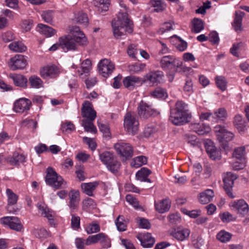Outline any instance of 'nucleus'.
<instances>
[{"label":"nucleus","mask_w":249,"mask_h":249,"mask_svg":"<svg viewBox=\"0 0 249 249\" xmlns=\"http://www.w3.org/2000/svg\"><path fill=\"white\" fill-rule=\"evenodd\" d=\"M83 140L92 150H94L96 149L97 145L93 139L85 137L83 138Z\"/></svg>","instance_id":"obj_63"},{"label":"nucleus","mask_w":249,"mask_h":249,"mask_svg":"<svg viewBox=\"0 0 249 249\" xmlns=\"http://www.w3.org/2000/svg\"><path fill=\"white\" fill-rule=\"evenodd\" d=\"M36 30L39 33L47 37H50L54 36L56 33V30L54 29L43 24H38L36 27Z\"/></svg>","instance_id":"obj_30"},{"label":"nucleus","mask_w":249,"mask_h":249,"mask_svg":"<svg viewBox=\"0 0 249 249\" xmlns=\"http://www.w3.org/2000/svg\"><path fill=\"white\" fill-rule=\"evenodd\" d=\"M37 207L41 215L46 217L50 224H54L53 218L55 216L54 212L45 204H37Z\"/></svg>","instance_id":"obj_23"},{"label":"nucleus","mask_w":249,"mask_h":249,"mask_svg":"<svg viewBox=\"0 0 249 249\" xmlns=\"http://www.w3.org/2000/svg\"><path fill=\"white\" fill-rule=\"evenodd\" d=\"M83 209L89 211L94 209L96 206V203L93 199L90 198H86L82 201Z\"/></svg>","instance_id":"obj_47"},{"label":"nucleus","mask_w":249,"mask_h":249,"mask_svg":"<svg viewBox=\"0 0 249 249\" xmlns=\"http://www.w3.org/2000/svg\"><path fill=\"white\" fill-rule=\"evenodd\" d=\"M150 94L152 96L159 99H165L168 96L166 91L160 87L157 88L154 90L151 91Z\"/></svg>","instance_id":"obj_45"},{"label":"nucleus","mask_w":249,"mask_h":249,"mask_svg":"<svg viewBox=\"0 0 249 249\" xmlns=\"http://www.w3.org/2000/svg\"><path fill=\"white\" fill-rule=\"evenodd\" d=\"M246 121L242 119L241 116L237 115L234 117V126L236 127L240 134H244L246 131Z\"/></svg>","instance_id":"obj_33"},{"label":"nucleus","mask_w":249,"mask_h":249,"mask_svg":"<svg viewBox=\"0 0 249 249\" xmlns=\"http://www.w3.org/2000/svg\"><path fill=\"white\" fill-rule=\"evenodd\" d=\"M171 207V201L168 198L163 199L159 202H155L156 210L159 213H164L168 211Z\"/></svg>","instance_id":"obj_29"},{"label":"nucleus","mask_w":249,"mask_h":249,"mask_svg":"<svg viewBox=\"0 0 249 249\" xmlns=\"http://www.w3.org/2000/svg\"><path fill=\"white\" fill-rule=\"evenodd\" d=\"M74 20L78 23L86 27L89 22L87 15L83 12H78L75 14Z\"/></svg>","instance_id":"obj_39"},{"label":"nucleus","mask_w":249,"mask_h":249,"mask_svg":"<svg viewBox=\"0 0 249 249\" xmlns=\"http://www.w3.org/2000/svg\"><path fill=\"white\" fill-rule=\"evenodd\" d=\"M191 117L188 105L182 101H178L175 108L171 109L169 120L175 125H181L189 122Z\"/></svg>","instance_id":"obj_2"},{"label":"nucleus","mask_w":249,"mask_h":249,"mask_svg":"<svg viewBox=\"0 0 249 249\" xmlns=\"http://www.w3.org/2000/svg\"><path fill=\"white\" fill-rule=\"evenodd\" d=\"M107 236L105 234H95L92 236H89L86 240V244L90 245L92 244L97 243L100 241L103 242L107 238Z\"/></svg>","instance_id":"obj_40"},{"label":"nucleus","mask_w":249,"mask_h":249,"mask_svg":"<svg viewBox=\"0 0 249 249\" xmlns=\"http://www.w3.org/2000/svg\"><path fill=\"white\" fill-rule=\"evenodd\" d=\"M246 163L245 147L234 149V170L243 169L246 166Z\"/></svg>","instance_id":"obj_12"},{"label":"nucleus","mask_w":249,"mask_h":249,"mask_svg":"<svg viewBox=\"0 0 249 249\" xmlns=\"http://www.w3.org/2000/svg\"><path fill=\"white\" fill-rule=\"evenodd\" d=\"M93 2L95 6L99 12H106L108 10L110 5L109 0H93Z\"/></svg>","instance_id":"obj_36"},{"label":"nucleus","mask_w":249,"mask_h":249,"mask_svg":"<svg viewBox=\"0 0 249 249\" xmlns=\"http://www.w3.org/2000/svg\"><path fill=\"white\" fill-rule=\"evenodd\" d=\"M98 125L100 130L105 137H110V129L108 125L100 123L98 122Z\"/></svg>","instance_id":"obj_60"},{"label":"nucleus","mask_w":249,"mask_h":249,"mask_svg":"<svg viewBox=\"0 0 249 249\" xmlns=\"http://www.w3.org/2000/svg\"><path fill=\"white\" fill-rule=\"evenodd\" d=\"M219 217L223 223H229L232 220L233 216L228 212H225L219 214Z\"/></svg>","instance_id":"obj_58"},{"label":"nucleus","mask_w":249,"mask_h":249,"mask_svg":"<svg viewBox=\"0 0 249 249\" xmlns=\"http://www.w3.org/2000/svg\"><path fill=\"white\" fill-rule=\"evenodd\" d=\"M6 194L7 196L8 204H16L18 200V196L11 189H7Z\"/></svg>","instance_id":"obj_50"},{"label":"nucleus","mask_w":249,"mask_h":249,"mask_svg":"<svg viewBox=\"0 0 249 249\" xmlns=\"http://www.w3.org/2000/svg\"><path fill=\"white\" fill-rule=\"evenodd\" d=\"M234 16V32L240 34L244 30L242 19L245 16V13L240 10L236 11Z\"/></svg>","instance_id":"obj_28"},{"label":"nucleus","mask_w":249,"mask_h":249,"mask_svg":"<svg viewBox=\"0 0 249 249\" xmlns=\"http://www.w3.org/2000/svg\"><path fill=\"white\" fill-rule=\"evenodd\" d=\"M217 139L220 143V146L225 151L230 150L228 142L232 139V133L228 130L225 126L217 125L214 127Z\"/></svg>","instance_id":"obj_5"},{"label":"nucleus","mask_w":249,"mask_h":249,"mask_svg":"<svg viewBox=\"0 0 249 249\" xmlns=\"http://www.w3.org/2000/svg\"><path fill=\"white\" fill-rule=\"evenodd\" d=\"M71 35L60 37L62 50L65 52L74 51L77 50L78 46H85L88 44V39L79 27L73 26L70 30Z\"/></svg>","instance_id":"obj_1"},{"label":"nucleus","mask_w":249,"mask_h":249,"mask_svg":"<svg viewBox=\"0 0 249 249\" xmlns=\"http://www.w3.org/2000/svg\"><path fill=\"white\" fill-rule=\"evenodd\" d=\"M27 64V60L24 56L21 54H17L11 58L8 62L10 68L15 71L24 69Z\"/></svg>","instance_id":"obj_14"},{"label":"nucleus","mask_w":249,"mask_h":249,"mask_svg":"<svg viewBox=\"0 0 249 249\" xmlns=\"http://www.w3.org/2000/svg\"><path fill=\"white\" fill-rule=\"evenodd\" d=\"M114 148L117 154L122 158L123 161L126 160L133 156V148L129 143L118 142L115 144Z\"/></svg>","instance_id":"obj_9"},{"label":"nucleus","mask_w":249,"mask_h":249,"mask_svg":"<svg viewBox=\"0 0 249 249\" xmlns=\"http://www.w3.org/2000/svg\"><path fill=\"white\" fill-rule=\"evenodd\" d=\"M91 69V62L89 59H87L81 63L80 68L78 70L77 73L80 76L84 78L89 75Z\"/></svg>","instance_id":"obj_31"},{"label":"nucleus","mask_w":249,"mask_h":249,"mask_svg":"<svg viewBox=\"0 0 249 249\" xmlns=\"http://www.w3.org/2000/svg\"><path fill=\"white\" fill-rule=\"evenodd\" d=\"M215 80L216 84L219 89L223 91L226 89L227 82L225 77L218 76L215 77Z\"/></svg>","instance_id":"obj_53"},{"label":"nucleus","mask_w":249,"mask_h":249,"mask_svg":"<svg viewBox=\"0 0 249 249\" xmlns=\"http://www.w3.org/2000/svg\"><path fill=\"white\" fill-rule=\"evenodd\" d=\"M214 193L212 189H206L200 193L198 196L199 202L202 204H207L212 201Z\"/></svg>","instance_id":"obj_27"},{"label":"nucleus","mask_w":249,"mask_h":249,"mask_svg":"<svg viewBox=\"0 0 249 249\" xmlns=\"http://www.w3.org/2000/svg\"><path fill=\"white\" fill-rule=\"evenodd\" d=\"M126 12H119L116 19L112 21V27L114 37L119 38L124 36L126 33L133 32V23L127 17Z\"/></svg>","instance_id":"obj_3"},{"label":"nucleus","mask_w":249,"mask_h":249,"mask_svg":"<svg viewBox=\"0 0 249 249\" xmlns=\"http://www.w3.org/2000/svg\"><path fill=\"white\" fill-rule=\"evenodd\" d=\"M137 110L138 115L142 119H147L158 114V111L152 107L151 105L143 101L140 102Z\"/></svg>","instance_id":"obj_11"},{"label":"nucleus","mask_w":249,"mask_h":249,"mask_svg":"<svg viewBox=\"0 0 249 249\" xmlns=\"http://www.w3.org/2000/svg\"><path fill=\"white\" fill-rule=\"evenodd\" d=\"M93 121L91 120V119L83 120L82 125L84 127L86 131L91 133H96L97 132V129L93 123Z\"/></svg>","instance_id":"obj_37"},{"label":"nucleus","mask_w":249,"mask_h":249,"mask_svg":"<svg viewBox=\"0 0 249 249\" xmlns=\"http://www.w3.org/2000/svg\"><path fill=\"white\" fill-rule=\"evenodd\" d=\"M6 160L10 164L16 165L19 163L24 162L25 157L22 155L15 153L12 157H8Z\"/></svg>","instance_id":"obj_38"},{"label":"nucleus","mask_w":249,"mask_h":249,"mask_svg":"<svg viewBox=\"0 0 249 249\" xmlns=\"http://www.w3.org/2000/svg\"><path fill=\"white\" fill-rule=\"evenodd\" d=\"M80 218L78 216L71 215V226L73 229L77 230L80 228Z\"/></svg>","instance_id":"obj_61"},{"label":"nucleus","mask_w":249,"mask_h":249,"mask_svg":"<svg viewBox=\"0 0 249 249\" xmlns=\"http://www.w3.org/2000/svg\"><path fill=\"white\" fill-rule=\"evenodd\" d=\"M41 17L45 22L48 23H52L54 17V12L53 10L43 11L41 13Z\"/></svg>","instance_id":"obj_51"},{"label":"nucleus","mask_w":249,"mask_h":249,"mask_svg":"<svg viewBox=\"0 0 249 249\" xmlns=\"http://www.w3.org/2000/svg\"><path fill=\"white\" fill-rule=\"evenodd\" d=\"M99 159L102 163L112 173L117 172L120 168L121 163L116 159L113 153L105 151L99 154Z\"/></svg>","instance_id":"obj_8"},{"label":"nucleus","mask_w":249,"mask_h":249,"mask_svg":"<svg viewBox=\"0 0 249 249\" xmlns=\"http://www.w3.org/2000/svg\"><path fill=\"white\" fill-rule=\"evenodd\" d=\"M81 113L82 117L86 118V119L94 120L96 117V111L93 109L91 103L88 101H85L83 103Z\"/></svg>","instance_id":"obj_18"},{"label":"nucleus","mask_w":249,"mask_h":249,"mask_svg":"<svg viewBox=\"0 0 249 249\" xmlns=\"http://www.w3.org/2000/svg\"><path fill=\"white\" fill-rule=\"evenodd\" d=\"M143 82L141 78L134 75L126 76L123 80L124 86L129 90L134 89L136 87L142 85Z\"/></svg>","instance_id":"obj_19"},{"label":"nucleus","mask_w":249,"mask_h":249,"mask_svg":"<svg viewBox=\"0 0 249 249\" xmlns=\"http://www.w3.org/2000/svg\"><path fill=\"white\" fill-rule=\"evenodd\" d=\"M9 49L15 52L21 53L26 50V47L19 41H15L10 43L9 45Z\"/></svg>","instance_id":"obj_41"},{"label":"nucleus","mask_w":249,"mask_h":249,"mask_svg":"<svg viewBox=\"0 0 249 249\" xmlns=\"http://www.w3.org/2000/svg\"><path fill=\"white\" fill-rule=\"evenodd\" d=\"M227 117V112L224 108H221L215 111L213 118L214 119V122H218L219 121L224 120Z\"/></svg>","instance_id":"obj_46"},{"label":"nucleus","mask_w":249,"mask_h":249,"mask_svg":"<svg viewBox=\"0 0 249 249\" xmlns=\"http://www.w3.org/2000/svg\"><path fill=\"white\" fill-rule=\"evenodd\" d=\"M164 77L163 72L159 70L150 71L144 76V81H149L153 84L161 83Z\"/></svg>","instance_id":"obj_20"},{"label":"nucleus","mask_w":249,"mask_h":249,"mask_svg":"<svg viewBox=\"0 0 249 249\" xmlns=\"http://www.w3.org/2000/svg\"><path fill=\"white\" fill-rule=\"evenodd\" d=\"M192 32L195 33H200L204 29L203 21L198 18H194L193 21Z\"/></svg>","instance_id":"obj_49"},{"label":"nucleus","mask_w":249,"mask_h":249,"mask_svg":"<svg viewBox=\"0 0 249 249\" xmlns=\"http://www.w3.org/2000/svg\"><path fill=\"white\" fill-rule=\"evenodd\" d=\"M99 185L97 181L89 183H83L81 184V189L83 193L87 195L92 196H93V192L96 189Z\"/></svg>","instance_id":"obj_32"},{"label":"nucleus","mask_w":249,"mask_h":249,"mask_svg":"<svg viewBox=\"0 0 249 249\" xmlns=\"http://www.w3.org/2000/svg\"><path fill=\"white\" fill-rule=\"evenodd\" d=\"M206 151L210 158L213 160H219L221 157V152L216 149L213 142L208 140L205 143Z\"/></svg>","instance_id":"obj_21"},{"label":"nucleus","mask_w":249,"mask_h":249,"mask_svg":"<svg viewBox=\"0 0 249 249\" xmlns=\"http://www.w3.org/2000/svg\"><path fill=\"white\" fill-rule=\"evenodd\" d=\"M59 71L58 68L54 66H47L43 67L40 70V75L44 78H46L48 77L54 78L58 75Z\"/></svg>","instance_id":"obj_24"},{"label":"nucleus","mask_w":249,"mask_h":249,"mask_svg":"<svg viewBox=\"0 0 249 249\" xmlns=\"http://www.w3.org/2000/svg\"><path fill=\"white\" fill-rule=\"evenodd\" d=\"M234 211L241 217L246 216L243 221L245 223L249 222V206L244 199L234 201Z\"/></svg>","instance_id":"obj_10"},{"label":"nucleus","mask_w":249,"mask_h":249,"mask_svg":"<svg viewBox=\"0 0 249 249\" xmlns=\"http://www.w3.org/2000/svg\"><path fill=\"white\" fill-rule=\"evenodd\" d=\"M31 104V101L28 99L20 98L15 101L13 110L16 112L23 113L30 109Z\"/></svg>","instance_id":"obj_17"},{"label":"nucleus","mask_w":249,"mask_h":249,"mask_svg":"<svg viewBox=\"0 0 249 249\" xmlns=\"http://www.w3.org/2000/svg\"><path fill=\"white\" fill-rule=\"evenodd\" d=\"M115 224L119 231L122 232L126 230L127 221L125 220L124 216L119 215L115 221Z\"/></svg>","instance_id":"obj_44"},{"label":"nucleus","mask_w":249,"mask_h":249,"mask_svg":"<svg viewBox=\"0 0 249 249\" xmlns=\"http://www.w3.org/2000/svg\"><path fill=\"white\" fill-rule=\"evenodd\" d=\"M224 183L223 188L226 194L231 198L233 197L232 193L233 185V174L231 172H227L223 175Z\"/></svg>","instance_id":"obj_16"},{"label":"nucleus","mask_w":249,"mask_h":249,"mask_svg":"<svg viewBox=\"0 0 249 249\" xmlns=\"http://www.w3.org/2000/svg\"><path fill=\"white\" fill-rule=\"evenodd\" d=\"M0 223L18 232H22L23 226L19 219L15 216H4L0 219Z\"/></svg>","instance_id":"obj_13"},{"label":"nucleus","mask_w":249,"mask_h":249,"mask_svg":"<svg viewBox=\"0 0 249 249\" xmlns=\"http://www.w3.org/2000/svg\"><path fill=\"white\" fill-rule=\"evenodd\" d=\"M190 127L192 130L200 135L207 134L211 130L209 125H206L203 123L192 124H190Z\"/></svg>","instance_id":"obj_26"},{"label":"nucleus","mask_w":249,"mask_h":249,"mask_svg":"<svg viewBox=\"0 0 249 249\" xmlns=\"http://www.w3.org/2000/svg\"><path fill=\"white\" fill-rule=\"evenodd\" d=\"M174 26V22L172 20H170L168 22H165L161 25L159 32L160 34H162L166 32L173 30Z\"/></svg>","instance_id":"obj_52"},{"label":"nucleus","mask_w":249,"mask_h":249,"mask_svg":"<svg viewBox=\"0 0 249 249\" xmlns=\"http://www.w3.org/2000/svg\"><path fill=\"white\" fill-rule=\"evenodd\" d=\"M234 43V56L239 57L244 52L245 48V42L243 40H237Z\"/></svg>","instance_id":"obj_42"},{"label":"nucleus","mask_w":249,"mask_h":249,"mask_svg":"<svg viewBox=\"0 0 249 249\" xmlns=\"http://www.w3.org/2000/svg\"><path fill=\"white\" fill-rule=\"evenodd\" d=\"M151 172L150 170L146 168H142L140 170L138 171L136 174V178L141 181H145L151 182L150 179L148 177L150 175Z\"/></svg>","instance_id":"obj_34"},{"label":"nucleus","mask_w":249,"mask_h":249,"mask_svg":"<svg viewBox=\"0 0 249 249\" xmlns=\"http://www.w3.org/2000/svg\"><path fill=\"white\" fill-rule=\"evenodd\" d=\"M33 21L31 19L23 20L21 23V27L25 32L30 31L33 27Z\"/></svg>","instance_id":"obj_59"},{"label":"nucleus","mask_w":249,"mask_h":249,"mask_svg":"<svg viewBox=\"0 0 249 249\" xmlns=\"http://www.w3.org/2000/svg\"><path fill=\"white\" fill-rule=\"evenodd\" d=\"M10 77L12 79L15 85L21 87H25L27 86V79L24 76L20 74H10Z\"/></svg>","instance_id":"obj_35"},{"label":"nucleus","mask_w":249,"mask_h":249,"mask_svg":"<svg viewBox=\"0 0 249 249\" xmlns=\"http://www.w3.org/2000/svg\"><path fill=\"white\" fill-rule=\"evenodd\" d=\"M45 182L47 185L52 186L55 190L67 187L66 182L60 176L58 175L52 167H48L47 169Z\"/></svg>","instance_id":"obj_6"},{"label":"nucleus","mask_w":249,"mask_h":249,"mask_svg":"<svg viewBox=\"0 0 249 249\" xmlns=\"http://www.w3.org/2000/svg\"><path fill=\"white\" fill-rule=\"evenodd\" d=\"M124 127L129 134L135 135L139 130V122L136 114L130 112H127L124 116Z\"/></svg>","instance_id":"obj_7"},{"label":"nucleus","mask_w":249,"mask_h":249,"mask_svg":"<svg viewBox=\"0 0 249 249\" xmlns=\"http://www.w3.org/2000/svg\"><path fill=\"white\" fill-rule=\"evenodd\" d=\"M86 230L87 233H95L100 231V227L98 223L93 222L89 224Z\"/></svg>","instance_id":"obj_54"},{"label":"nucleus","mask_w":249,"mask_h":249,"mask_svg":"<svg viewBox=\"0 0 249 249\" xmlns=\"http://www.w3.org/2000/svg\"><path fill=\"white\" fill-rule=\"evenodd\" d=\"M126 200L135 209H140L142 207L139 205V201L131 195H127L125 197Z\"/></svg>","instance_id":"obj_57"},{"label":"nucleus","mask_w":249,"mask_h":249,"mask_svg":"<svg viewBox=\"0 0 249 249\" xmlns=\"http://www.w3.org/2000/svg\"><path fill=\"white\" fill-rule=\"evenodd\" d=\"M29 81L31 87L33 88L39 89L43 86V82L38 76L35 75L31 76L29 78Z\"/></svg>","instance_id":"obj_43"},{"label":"nucleus","mask_w":249,"mask_h":249,"mask_svg":"<svg viewBox=\"0 0 249 249\" xmlns=\"http://www.w3.org/2000/svg\"><path fill=\"white\" fill-rule=\"evenodd\" d=\"M136 221L139 227L146 229L150 228L151 224L147 219L144 218L137 217L136 219Z\"/></svg>","instance_id":"obj_55"},{"label":"nucleus","mask_w":249,"mask_h":249,"mask_svg":"<svg viewBox=\"0 0 249 249\" xmlns=\"http://www.w3.org/2000/svg\"><path fill=\"white\" fill-rule=\"evenodd\" d=\"M146 163V158L144 156H141L134 158L131 162V165L132 166L135 168H139L142 165L145 164Z\"/></svg>","instance_id":"obj_48"},{"label":"nucleus","mask_w":249,"mask_h":249,"mask_svg":"<svg viewBox=\"0 0 249 249\" xmlns=\"http://www.w3.org/2000/svg\"><path fill=\"white\" fill-rule=\"evenodd\" d=\"M69 206L71 212L76 211L79 207L80 193L78 191L72 190L69 193Z\"/></svg>","instance_id":"obj_22"},{"label":"nucleus","mask_w":249,"mask_h":249,"mask_svg":"<svg viewBox=\"0 0 249 249\" xmlns=\"http://www.w3.org/2000/svg\"><path fill=\"white\" fill-rule=\"evenodd\" d=\"M183 213L188 215L191 218H196L201 215V211L200 210H194L189 211L186 209L182 210Z\"/></svg>","instance_id":"obj_56"},{"label":"nucleus","mask_w":249,"mask_h":249,"mask_svg":"<svg viewBox=\"0 0 249 249\" xmlns=\"http://www.w3.org/2000/svg\"><path fill=\"white\" fill-rule=\"evenodd\" d=\"M98 68L100 74L104 77H107L115 69V66L110 60L104 59L99 63Z\"/></svg>","instance_id":"obj_15"},{"label":"nucleus","mask_w":249,"mask_h":249,"mask_svg":"<svg viewBox=\"0 0 249 249\" xmlns=\"http://www.w3.org/2000/svg\"><path fill=\"white\" fill-rule=\"evenodd\" d=\"M157 131V129L154 125L147 126L143 131V135L145 137H149Z\"/></svg>","instance_id":"obj_64"},{"label":"nucleus","mask_w":249,"mask_h":249,"mask_svg":"<svg viewBox=\"0 0 249 249\" xmlns=\"http://www.w3.org/2000/svg\"><path fill=\"white\" fill-rule=\"evenodd\" d=\"M160 68L164 71L169 70L173 67L175 72H185L189 71V68L182 65L180 60L174 55H168L162 57L160 60Z\"/></svg>","instance_id":"obj_4"},{"label":"nucleus","mask_w":249,"mask_h":249,"mask_svg":"<svg viewBox=\"0 0 249 249\" xmlns=\"http://www.w3.org/2000/svg\"><path fill=\"white\" fill-rule=\"evenodd\" d=\"M6 6L11 9L18 10L19 9L18 0H5Z\"/></svg>","instance_id":"obj_62"},{"label":"nucleus","mask_w":249,"mask_h":249,"mask_svg":"<svg viewBox=\"0 0 249 249\" xmlns=\"http://www.w3.org/2000/svg\"><path fill=\"white\" fill-rule=\"evenodd\" d=\"M136 238L144 248H151L155 243V238L152 237L151 234H137Z\"/></svg>","instance_id":"obj_25"}]
</instances>
